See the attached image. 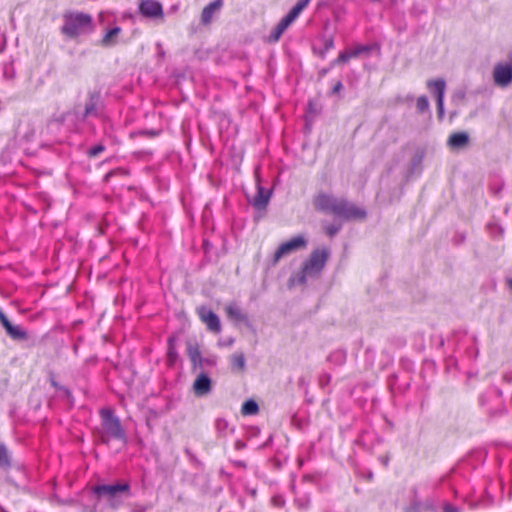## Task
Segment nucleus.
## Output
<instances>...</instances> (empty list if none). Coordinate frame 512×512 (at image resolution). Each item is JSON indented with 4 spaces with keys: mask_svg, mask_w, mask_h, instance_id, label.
<instances>
[{
    "mask_svg": "<svg viewBox=\"0 0 512 512\" xmlns=\"http://www.w3.org/2000/svg\"><path fill=\"white\" fill-rule=\"evenodd\" d=\"M315 210L334 214L344 221L364 220L367 212L364 208L358 207L346 198H337L332 194L321 192L313 198Z\"/></svg>",
    "mask_w": 512,
    "mask_h": 512,
    "instance_id": "obj_1",
    "label": "nucleus"
},
{
    "mask_svg": "<svg viewBox=\"0 0 512 512\" xmlns=\"http://www.w3.org/2000/svg\"><path fill=\"white\" fill-rule=\"evenodd\" d=\"M90 494L96 502L95 506L104 503L107 508L117 510L131 496V486L126 481L98 484L91 488Z\"/></svg>",
    "mask_w": 512,
    "mask_h": 512,
    "instance_id": "obj_2",
    "label": "nucleus"
},
{
    "mask_svg": "<svg viewBox=\"0 0 512 512\" xmlns=\"http://www.w3.org/2000/svg\"><path fill=\"white\" fill-rule=\"evenodd\" d=\"M93 19L91 15L83 12H66L63 15L61 33L70 39L92 30Z\"/></svg>",
    "mask_w": 512,
    "mask_h": 512,
    "instance_id": "obj_3",
    "label": "nucleus"
},
{
    "mask_svg": "<svg viewBox=\"0 0 512 512\" xmlns=\"http://www.w3.org/2000/svg\"><path fill=\"white\" fill-rule=\"evenodd\" d=\"M101 429L104 434L110 435L112 439L121 441L124 445L127 443V436L119 417L114 414L110 408H103L100 411Z\"/></svg>",
    "mask_w": 512,
    "mask_h": 512,
    "instance_id": "obj_4",
    "label": "nucleus"
},
{
    "mask_svg": "<svg viewBox=\"0 0 512 512\" xmlns=\"http://www.w3.org/2000/svg\"><path fill=\"white\" fill-rule=\"evenodd\" d=\"M308 4L309 0H299L272 29L270 35L268 36V42H277L281 38L284 31L297 19V17L307 7Z\"/></svg>",
    "mask_w": 512,
    "mask_h": 512,
    "instance_id": "obj_5",
    "label": "nucleus"
},
{
    "mask_svg": "<svg viewBox=\"0 0 512 512\" xmlns=\"http://www.w3.org/2000/svg\"><path fill=\"white\" fill-rule=\"evenodd\" d=\"M331 251L327 247L314 249L308 259H306L302 266L305 271L310 273V277H318L324 269L327 260L329 259Z\"/></svg>",
    "mask_w": 512,
    "mask_h": 512,
    "instance_id": "obj_6",
    "label": "nucleus"
},
{
    "mask_svg": "<svg viewBox=\"0 0 512 512\" xmlns=\"http://www.w3.org/2000/svg\"><path fill=\"white\" fill-rule=\"evenodd\" d=\"M307 245V240L303 235H298L290 240L282 243L278 249L275 251L273 258L271 260V264L274 266L278 263V261L285 255H288L294 251L305 248Z\"/></svg>",
    "mask_w": 512,
    "mask_h": 512,
    "instance_id": "obj_7",
    "label": "nucleus"
},
{
    "mask_svg": "<svg viewBox=\"0 0 512 512\" xmlns=\"http://www.w3.org/2000/svg\"><path fill=\"white\" fill-rule=\"evenodd\" d=\"M494 84L506 88L512 83V60L495 64L492 73Z\"/></svg>",
    "mask_w": 512,
    "mask_h": 512,
    "instance_id": "obj_8",
    "label": "nucleus"
},
{
    "mask_svg": "<svg viewBox=\"0 0 512 512\" xmlns=\"http://www.w3.org/2000/svg\"><path fill=\"white\" fill-rule=\"evenodd\" d=\"M102 100H101V93L99 90L89 91L88 92V99L85 104L84 112L78 119L80 121H85L87 117L94 116L98 117L100 115V112L102 110Z\"/></svg>",
    "mask_w": 512,
    "mask_h": 512,
    "instance_id": "obj_9",
    "label": "nucleus"
},
{
    "mask_svg": "<svg viewBox=\"0 0 512 512\" xmlns=\"http://www.w3.org/2000/svg\"><path fill=\"white\" fill-rule=\"evenodd\" d=\"M138 10L143 17L148 19H162L164 16L162 4L156 0H141Z\"/></svg>",
    "mask_w": 512,
    "mask_h": 512,
    "instance_id": "obj_10",
    "label": "nucleus"
},
{
    "mask_svg": "<svg viewBox=\"0 0 512 512\" xmlns=\"http://www.w3.org/2000/svg\"><path fill=\"white\" fill-rule=\"evenodd\" d=\"M197 313L202 322H204L211 332L219 333L221 331V323L218 315L206 306L197 309Z\"/></svg>",
    "mask_w": 512,
    "mask_h": 512,
    "instance_id": "obj_11",
    "label": "nucleus"
},
{
    "mask_svg": "<svg viewBox=\"0 0 512 512\" xmlns=\"http://www.w3.org/2000/svg\"><path fill=\"white\" fill-rule=\"evenodd\" d=\"M0 322L4 327L7 335L17 341H26L28 339V333L20 326L13 325L6 314L0 309Z\"/></svg>",
    "mask_w": 512,
    "mask_h": 512,
    "instance_id": "obj_12",
    "label": "nucleus"
},
{
    "mask_svg": "<svg viewBox=\"0 0 512 512\" xmlns=\"http://www.w3.org/2000/svg\"><path fill=\"white\" fill-rule=\"evenodd\" d=\"M212 390V380L207 373L201 372L193 383L194 394L198 397L209 394Z\"/></svg>",
    "mask_w": 512,
    "mask_h": 512,
    "instance_id": "obj_13",
    "label": "nucleus"
},
{
    "mask_svg": "<svg viewBox=\"0 0 512 512\" xmlns=\"http://www.w3.org/2000/svg\"><path fill=\"white\" fill-rule=\"evenodd\" d=\"M272 190L266 189L260 185L257 186V193L251 201L252 206L258 210H265L269 204Z\"/></svg>",
    "mask_w": 512,
    "mask_h": 512,
    "instance_id": "obj_14",
    "label": "nucleus"
},
{
    "mask_svg": "<svg viewBox=\"0 0 512 512\" xmlns=\"http://www.w3.org/2000/svg\"><path fill=\"white\" fill-rule=\"evenodd\" d=\"M470 142V136L467 132L465 131H459V132H455V133H452L448 140H447V145L451 148V149H462L464 147H466Z\"/></svg>",
    "mask_w": 512,
    "mask_h": 512,
    "instance_id": "obj_15",
    "label": "nucleus"
},
{
    "mask_svg": "<svg viewBox=\"0 0 512 512\" xmlns=\"http://www.w3.org/2000/svg\"><path fill=\"white\" fill-rule=\"evenodd\" d=\"M223 6V0H214L206 5L201 13V23L203 25H208L211 23L213 16L216 12H218Z\"/></svg>",
    "mask_w": 512,
    "mask_h": 512,
    "instance_id": "obj_16",
    "label": "nucleus"
},
{
    "mask_svg": "<svg viewBox=\"0 0 512 512\" xmlns=\"http://www.w3.org/2000/svg\"><path fill=\"white\" fill-rule=\"evenodd\" d=\"M121 32V27L114 26L109 29L100 40V45L103 47H113L117 44V36Z\"/></svg>",
    "mask_w": 512,
    "mask_h": 512,
    "instance_id": "obj_17",
    "label": "nucleus"
},
{
    "mask_svg": "<svg viewBox=\"0 0 512 512\" xmlns=\"http://www.w3.org/2000/svg\"><path fill=\"white\" fill-rule=\"evenodd\" d=\"M227 316L236 322H248V317L242 310L235 304L226 307Z\"/></svg>",
    "mask_w": 512,
    "mask_h": 512,
    "instance_id": "obj_18",
    "label": "nucleus"
},
{
    "mask_svg": "<svg viewBox=\"0 0 512 512\" xmlns=\"http://www.w3.org/2000/svg\"><path fill=\"white\" fill-rule=\"evenodd\" d=\"M307 277H310V273L305 271V268L302 266L301 270L290 276L288 280V286L291 287L295 284L305 285L307 282Z\"/></svg>",
    "mask_w": 512,
    "mask_h": 512,
    "instance_id": "obj_19",
    "label": "nucleus"
},
{
    "mask_svg": "<svg viewBox=\"0 0 512 512\" xmlns=\"http://www.w3.org/2000/svg\"><path fill=\"white\" fill-rule=\"evenodd\" d=\"M187 355L192 363L193 369H197V362L201 361V353L197 344L187 341Z\"/></svg>",
    "mask_w": 512,
    "mask_h": 512,
    "instance_id": "obj_20",
    "label": "nucleus"
},
{
    "mask_svg": "<svg viewBox=\"0 0 512 512\" xmlns=\"http://www.w3.org/2000/svg\"><path fill=\"white\" fill-rule=\"evenodd\" d=\"M428 90L434 95L440 92H445L446 81L443 78L429 79L426 82Z\"/></svg>",
    "mask_w": 512,
    "mask_h": 512,
    "instance_id": "obj_21",
    "label": "nucleus"
},
{
    "mask_svg": "<svg viewBox=\"0 0 512 512\" xmlns=\"http://www.w3.org/2000/svg\"><path fill=\"white\" fill-rule=\"evenodd\" d=\"M231 369L235 371H244L246 367V359L242 352L234 353L230 357Z\"/></svg>",
    "mask_w": 512,
    "mask_h": 512,
    "instance_id": "obj_22",
    "label": "nucleus"
},
{
    "mask_svg": "<svg viewBox=\"0 0 512 512\" xmlns=\"http://www.w3.org/2000/svg\"><path fill=\"white\" fill-rule=\"evenodd\" d=\"M493 503H494V498L488 492H485V494L479 500L468 502L469 507L471 509H476V508H480V507L488 508V507H491L493 505Z\"/></svg>",
    "mask_w": 512,
    "mask_h": 512,
    "instance_id": "obj_23",
    "label": "nucleus"
},
{
    "mask_svg": "<svg viewBox=\"0 0 512 512\" xmlns=\"http://www.w3.org/2000/svg\"><path fill=\"white\" fill-rule=\"evenodd\" d=\"M12 461L5 444L0 443V468L7 471L11 468Z\"/></svg>",
    "mask_w": 512,
    "mask_h": 512,
    "instance_id": "obj_24",
    "label": "nucleus"
},
{
    "mask_svg": "<svg viewBox=\"0 0 512 512\" xmlns=\"http://www.w3.org/2000/svg\"><path fill=\"white\" fill-rule=\"evenodd\" d=\"M259 412V405L253 399L246 400L241 407V414L244 416L255 415Z\"/></svg>",
    "mask_w": 512,
    "mask_h": 512,
    "instance_id": "obj_25",
    "label": "nucleus"
},
{
    "mask_svg": "<svg viewBox=\"0 0 512 512\" xmlns=\"http://www.w3.org/2000/svg\"><path fill=\"white\" fill-rule=\"evenodd\" d=\"M352 58H354V57L352 56L351 50H346V51L340 52L338 57L330 63V66L335 67L337 65L345 64Z\"/></svg>",
    "mask_w": 512,
    "mask_h": 512,
    "instance_id": "obj_26",
    "label": "nucleus"
},
{
    "mask_svg": "<svg viewBox=\"0 0 512 512\" xmlns=\"http://www.w3.org/2000/svg\"><path fill=\"white\" fill-rule=\"evenodd\" d=\"M372 50H373V45H369V44L368 45H357L353 49H351L352 56L354 58H357L363 54L368 55Z\"/></svg>",
    "mask_w": 512,
    "mask_h": 512,
    "instance_id": "obj_27",
    "label": "nucleus"
},
{
    "mask_svg": "<svg viewBox=\"0 0 512 512\" xmlns=\"http://www.w3.org/2000/svg\"><path fill=\"white\" fill-rule=\"evenodd\" d=\"M416 108L419 113L429 112L430 104L427 96L422 95L418 97L416 102Z\"/></svg>",
    "mask_w": 512,
    "mask_h": 512,
    "instance_id": "obj_28",
    "label": "nucleus"
},
{
    "mask_svg": "<svg viewBox=\"0 0 512 512\" xmlns=\"http://www.w3.org/2000/svg\"><path fill=\"white\" fill-rule=\"evenodd\" d=\"M423 158H424V154L421 151H417L413 155V157L410 161V171L412 173L417 169V167H419L422 164Z\"/></svg>",
    "mask_w": 512,
    "mask_h": 512,
    "instance_id": "obj_29",
    "label": "nucleus"
},
{
    "mask_svg": "<svg viewBox=\"0 0 512 512\" xmlns=\"http://www.w3.org/2000/svg\"><path fill=\"white\" fill-rule=\"evenodd\" d=\"M423 510V503L417 498H413L409 506L404 508V512H421Z\"/></svg>",
    "mask_w": 512,
    "mask_h": 512,
    "instance_id": "obj_30",
    "label": "nucleus"
},
{
    "mask_svg": "<svg viewBox=\"0 0 512 512\" xmlns=\"http://www.w3.org/2000/svg\"><path fill=\"white\" fill-rule=\"evenodd\" d=\"M215 427L220 436H225L229 423L223 418H218L215 422Z\"/></svg>",
    "mask_w": 512,
    "mask_h": 512,
    "instance_id": "obj_31",
    "label": "nucleus"
},
{
    "mask_svg": "<svg viewBox=\"0 0 512 512\" xmlns=\"http://www.w3.org/2000/svg\"><path fill=\"white\" fill-rule=\"evenodd\" d=\"M94 436L98 443L108 445L112 437L110 435L104 434L102 429H97L94 431Z\"/></svg>",
    "mask_w": 512,
    "mask_h": 512,
    "instance_id": "obj_32",
    "label": "nucleus"
},
{
    "mask_svg": "<svg viewBox=\"0 0 512 512\" xmlns=\"http://www.w3.org/2000/svg\"><path fill=\"white\" fill-rule=\"evenodd\" d=\"M466 98V91L462 88L457 89L453 92L451 100L454 104L458 105L462 103Z\"/></svg>",
    "mask_w": 512,
    "mask_h": 512,
    "instance_id": "obj_33",
    "label": "nucleus"
},
{
    "mask_svg": "<svg viewBox=\"0 0 512 512\" xmlns=\"http://www.w3.org/2000/svg\"><path fill=\"white\" fill-rule=\"evenodd\" d=\"M342 228V225L341 224H330V225H327L324 227V230H325V233L327 236L329 237H334L336 236L339 231L341 230Z\"/></svg>",
    "mask_w": 512,
    "mask_h": 512,
    "instance_id": "obj_34",
    "label": "nucleus"
},
{
    "mask_svg": "<svg viewBox=\"0 0 512 512\" xmlns=\"http://www.w3.org/2000/svg\"><path fill=\"white\" fill-rule=\"evenodd\" d=\"M333 47H334V38L332 36L325 38L324 39V47L319 52V56L321 58H324L326 52L329 51L330 49H332Z\"/></svg>",
    "mask_w": 512,
    "mask_h": 512,
    "instance_id": "obj_35",
    "label": "nucleus"
},
{
    "mask_svg": "<svg viewBox=\"0 0 512 512\" xmlns=\"http://www.w3.org/2000/svg\"><path fill=\"white\" fill-rule=\"evenodd\" d=\"M217 363L216 357H202L201 361L197 362V368H204L205 366H215Z\"/></svg>",
    "mask_w": 512,
    "mask_h": 512,
    "instance_id": "obj_36",
    "label": "nucleus"
},
{
    "mask_svg": "<svg viewBox=\"0 0 512 512\" xmlns=\"http://www.w3.org/2000/svg\"><path fill=\"white\" fill-rule=\"evenodd\" d=\"M67 113H62L59 116H53L48 120V127L52 125L61 126L66 121Z\"/></svg>",
    "mask_w": 512,
    "mask_h": 512,
    "instance_id": "obj_37",
    "label": "nucleus"
},
{
    "mask_svg": "<svg viewBox=\"0 0 512 512\" xmlns=\"http://www.w3.org/2000/svg\"><path fill=\"white\" fill-rule=\"evenodd\" d=\"M105 150V146L101 143L97 144V145H94L92 146L91 148L88 149L87 151V155L89 157H96L98 156L101 152H103Z\"/></svg>",
    "mask_w": 512,
    "mask_h": 512,
    "instance_id": "obj_38",
    "label": "nucleus"
},
{
    "mask_svg": "<svg viewBox=\"0 0 512 512\" xmlns=\"http://www.w3.org/2000/svg\"><path fill=\"white\" fill-rule=\"evenodd\" d=\"M160 132H161L160 130H155V129H143V130H139L136 133L131 134V136L139 135V136L156 137L160 134Z\"/></svg>",
    "mask_w": 512,
    "mask_h": 512,
    "instance_id": "obj_39",
    "label": "nucleus"
},
{
    "mask_svg": "<svg viewBox=\"0 0 512 512\" xmlns=\"http://www.w3.org/2000/svg\"><path fill=\"white\" fill-rule=\"evenodd\" d=\"M50 383L51 385L56 388L57 390H61L64 392V394L66 395V397L68 399H71L72 398V395H71V392L69 389H67L66 387L64 386H61L53 377L50 378Z\"/></svg>",
    "mask_w": 512,
    "mask_h": 512,
    "instance_id": "obj_40",
    "label": "nucleus"
},
{
    "mask_svg": "<svg viewBox=\"0 0 512 512\" xmlns=\"http://www.w3.org/2000/svg\"><path fill=\"white\" fill-rule=\"evenodd\" d=\"M178 358V352L176 348H167V360L169 364H174Z\"/></svg>",
    "mask_w": 512,
    "mask_h": 512,
    "instance_id": "obj_41",
    "label": "nucleus"
},
{
    "mask_svg": "<svg viewBox=\"0 0 512 512\" xmlns=\"http://www.w3.org/2000/svg\"><path fill=\"white\" fill-rule=\"evenodd\" d=\"M152 508V504H134L131 508L130 512H146L147 510Z\"/></svg>",
    "mask_w": 512,
    "mask_h": 512,
    "instance_id": "obj_42",
    "label": "nucleus"
},
{
    "mask_svg": "<svg viewBox=\"0 0 512 512\" xmlns=\"http://www.w3.org/2000/svg\"><path fill=\"white\" fill-rule=\"evenodd\" d=\"M184 452L187 455V457L189 458L190 462H192L195 465L201 464V462L198 460V458L195 456V454L189 448H185Z\"/></svg>",
    "mask_w": 512,
    "mask_h": 512,
    "instance_id": "obj_43",
    "label": "nucleus"
},
{
    "mask_svg": "<svg viewBox=\"0 0 512 512\" xmlns=\"http://www.w3.org/2000/svg\"><path fill=\"white\" fill-rule=\"evenodd\" d=\"M331 381V375L328 373H323L319 378V384L321 387L327 386Z\"/></svg>",
    "mask_w": 512,
    "mask_h": 512,
    "instance_id": "obj_44",
    "label": "nucleus"
},
{
    "mask_svg": "<svg viewBox=\"0 0 512 512\" xmlns=\"http://www.w3.org/2000/svg\"><path fill=\"white\" fill-rule=\"evenodd\" d=\"M344 86L342 84V81L341 80H338L335 85L332 87L331 89V95H338L342 90H343Z\"/></svg>",
    "mask_w": 512,
    "mask_h": 512,
    "instance_id": "obj_45",
    "label": "nucleus"
},
{
    "mask_svg": "<svg viewBox=\"0 0 512 512\" xmlns=\"http://www.w3.org/2000/svg\"><path fill=\"white\" fill-rule=\"evenodd\" d=\"M443 512H461V510L451 503L445 502L443 505Z\"/></svg>",
    "mask_w": 512,
    "mask_h": 512,
    "instance_id": "obj_46",
    "label": "nucleus"
},
{
    "mask_svg": "<svg viewBox=\"0 0 512 512\" xmlns=\"http://www.w3.org/2000/svg\"><path fill=\"white\" fill-rule=\"evenodd\" d=\"M465 240H466L465 234L464 233H459V232H457L455 234L454 239H453V241H454V243L456 245H460V244L464 243Z\"/></svg>",
    "mask_w": 512,
    "mask_h": 512,
    "instance_id": "obj_47",
    "label": "nucleus"
},
{
    "mask_svg": "<svg viewBox=\"0 0 512 512\" xmlns=\"http://www.w3.org/2000/svg\"><path fill=\"white\" fill-rule=\"evenodd\" d=\"M120 173H124V171H123V170H121V169L111 170V171H109V172L105 175L104 180H105V181H109V179H110L111 177L115 176L116 174H120Z\"/></svg>",
    "mask_w": 512,
    "mask_h": 512,
    "instance_id": "obj_48",
    "label": "nucleus"
},
{
    "mask_svg": "<svg viewBox=\"0 0 512 512\" xmlns=\"http://www.w3.org/2000/svg\"><path fill=\"white\" fill-rule=\"evenodd\" d=\"M437 106V118L442 121L444 118V104L436 105Z\"/></svg>",
    "mask_w": 512,
    "mask_h": 512,
    "instance_id": "obj_49",
    "label": "nucleus"
},
{
    "mask_svg": "<svg viewBox=\"0 0 512 512\" xmlns=\"http://www.w3.org/2000/svg\"><path fill=\"white\" fill-rule=\"evenodd\" d=\"M436 99V105L444 104V96L445 92H440L438 94H434Z\"/></svg>",
    "mask_w": 512,
    "mask_h": 512,
    "instance_id": "obj_50",
    "label": "nucleus"
},
{
    "mask_svg": "<svg viewBox=\"0 0 512 512\" xmlns=\"http://www.w3.org/2000/svg\"><path fill=\"white\" fill-rule=\"evenodd\" d=\"M168 347L167 348H176V335H171L168 338Z\"/></svg>",
    "mask_w": 512,
    "mask_h": 512,
    "instance_id": "obj_51",
    "label": "nucleus"
},
{
    "mask_svg": "<svg viewBox=\"0 0 512 512\" xmlns=\"http://www.w3.org/2000/svg\"><path fill=\"white\" fill-rule=\"evenodd\" d=\"M503 187H504V183H501L499 186L497 187H492V191L494 193V195L498 196L500 195V193L502 192L503 190Z\"/></svg>",
    "mask_w": 512,
    "mask_h": 512,
    "instance_id": "obj_52",
    "label": "nucleus"
},
{
    "mask_svg": "<svg viewBox=\"0 0 512 512\" xmlns=\"http://www.w3.org/2000/svg\"><path fill=\"white\" fill-rule=\"evenodd\" d=\"M245 447H246V444H245V442H244V441H242V440H237V441L235 442V449H236V450H242V449H244Z\"/></svg>",
    "mask_w": 512,
    "mask_h": 512,
    "instance_id": "obj_53",
    "label": "nucleus"
},
{
    "mask_svg": "<svg viewBox=\"0 0 512 512\" xmlns=\"http://www.w3.org/2000/svg\"><path fill=\"white\" fill-rule=\"evenodd\" d=\"M332 67H328V68H322L321 70H319L318 72V77L319 79L323 78L328 72L329 70L331 69Z\"/></svg>",
    "mask_w": 512,
    "mask_h": 512,
    "instance_id": "obj_54",
    "label": "nucleus"
},
{
    "mask_svg": "<svg viewBox=\"0 0 512 512\" xmlns=\"http://www.w3.org/2000/svg\"><path fill=\"white\" fill-rule=\"evenodd\" d=\"M433 509H434V506L431 501H427V502L423 503V510H433Z\"/></svg>",
    "mask_w": 512,
    "mask_h": 512,
    "instance_id": "obj_55",
    "label": "nucleus"
},
{
    "mask_svg": "<svg viewBox=\"0 0 512 512\" xmlns=\"http://www.w3.org/2000/svg\"><path fill=\"white\" fill-rule=\"evenodd\" d=\"M380 461H381V463H382L385 467H387V466L389 465V461H390L389 456H387V455H386V456H382V457H380Z\"/></svg>",
    "mask_w": 512,
    "mask_h": 512,
    "instance_id": "obj_56",
    "label": "nucleus"
},
{
    "mask_svg": "<svg viewBox=\"0 0 512 512\" xmlns=\"http://www.w3.org/2000/svg\"><path fill=\"white\" fill-rule=\"evenodd\" d=\"M503 410L502 409H499V410H493L490 412V417H495L497 415H500L502 414Z\"/></svg>",
    "mask_w": 512,
    "mask_h": 512,
    "instance_id": "obj_57",
    "label": "nucleus"
},
{
    "mask_svg": "<svg viewBox=\"0 0 512 512\" xmlns=\"http://www.w3.org/2000/svg\"><path fill=\"white\" fill-rule=\"evenodd\" d=\"M273 500H274V503H275L276 505H279V506H280V505H282V504L284 503V500H283V499H281L280 497H274V498H273Z\"/></svg>",
    "mask_w": 512,
    "mask_h": 512,
    "instance_id": "obj_58",
    "label": "nucleus"
},
{
    "mask_svg": "<svg viewBox=\"0 0 512 512\" xmlns=\"http://www.w3.org/2000/svg\"><path fill=\"white\" fill-rule=\"evenodd\" d=\"M234 464L241 468H246V463L244 461H234Z\"/></svg>",
    "mask_w": 512,
    "mask_h": 512,
    "instance_id": "obj_59",
    "label": "nucleus"
},
{
    "mask_svg": "<svg viewBox=\"0 0 512 512\" xmlns=\"http://www.w3.org/2000/svg\"><path fill=\"white\" fill-rule=\"evenodd\" d=\"M33 134H34V132H33V131H31V133L26 132V133L23 135V137H24L25 139L29 140V139H30V137H31V136H33Z\"/></svg>",
    "mask_w": 512,
    "mask_h": 512,
    "instance_id": "obj_60",
    "label": "nucleus"
},
{
    "mask_svg": "<svg viewBox=\"0 0 512 512\" xmlns=\"http://www.w3.org/2000/svg\"><path fill=\"white\" fill-rule=\"evenodd\" d=\"M411 492L413 494V498H417V488H412Z\"/></svg>",
    "mask_w": 512,
    "mask_h": 512,
    "instance_id": "obj_61",
    "label": "nucleus"
},
{
    "mask_svg": "<svg viewBox=\"0 0 512 512\" xmlns=\"http://www.w3.org/2000/svg\"><path fill=\"white\" fill-rule=\"evenodd\" d=\"M250 494L252 495V497H255V496H256V494H257L256 489H252V490L250 491Z\"/></svg>",
    "mask_w": 512,
    "mask_h": 512,
    "instance_id": "obj_62",
    "label": "nucleus"
},
{
    "mask_svg": "<svg viewBox=\"0 0 512 512\" xmlns=\"http://www.w3.org/2000/svg\"><path fill=\"white\" fill-rule=\"evenodd\" d=\"M456 115H457V112H456V111L451 112V113H450V118L452 119V118H453V117H455Z\"/></svg>",
    "mask_w": 512,
    "mask_h": 512,
    "instance_id": "obj_63",
    "label": "nucleus"
},
{
    "mask_svg": "<svg viewBox=\"0 0 512 512\" xmlns=\"http://www.w3.org/2000/svg\"><path fill=\"white\" fill-rule=\"evenodd\" d=\"M233 342H234V339H233V338H230V339L227 341V345H231Z\"/></svg>",
    "mask_w": 512,
    "mask_h": 512,
    "instance_id": "obj_64",
    "label": "nucleus"
}]
</instances>
